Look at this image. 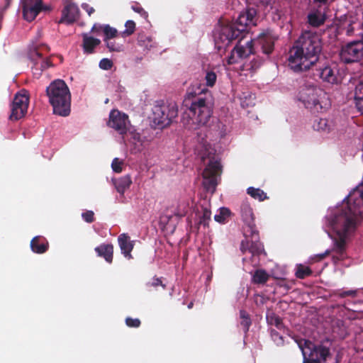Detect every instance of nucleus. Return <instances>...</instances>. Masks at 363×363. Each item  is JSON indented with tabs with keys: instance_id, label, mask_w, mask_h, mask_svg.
<instances>
[{
	"instance_id": "3",
	"label": "nucleus",
	"mask_w": 363,
	"mask_h": 363,
	"mask_svg": "<svg viewBox=\"0 0 363 363\" xmlns=\"http://www.w3.org/2000/svg\"><path fill=\"white\" fill-rule=\"evenodd\" d=\"M47 95L54 113L61 116L69 114L71 94L64 81L58 79L52 82L47 88Z\"/></svg>"
},
{
	"instance_id": "27",
	"label": "nucleus",
	"mask_w": 363,
	"mask_h": 363,
	"mask_svg": "<svg viewBox=\"0 0 363 363\" xmlns=\"http://www.w3.org/2000/svg\"><path fill=\"white\" fill-rule=\"evenodd\" d=\"M247 194L252 198L259 200V201H264L267 198V194L259 189L250 187L247 189Z\"/></svg>"
},
{
	"instance_id": "21",
	"label": "nucleus",
	"mask_w": 363,
	"mask_h": 363,
	"mask_svg": "<svg viewBox=\"0 0 363 363\" xmlns=\"http://www.w3.org/2000/svg\"><path fill=\"white\" fill-rule=\"evenodd\" d=\"M82 38L83 50L84 52L86 54L92 53L94 50V48L97 47L101 43V40L99 39L93 38L87 33H83Z\"/></svg>"
},
{
	"instance_id": "33",
	"label": "nucleus",
	"mask_w": 363,
	"mask_h": 363,
	"mask_svg": "<svg viewBox=\"0 0 363 363\" xmlns=\"http://www.w3.org/2000/svg\"><path fill=\"white\" fill-rule=\"evenodd\" d=\"M138 42L141 46H143L147 49H150L152 47V40L150 36L140 35L138 38Z\"/></svg>"
},
{
	"instance_id": "15",
	"label": "nucleus",
	"mask_w": 363,
	"mask_h": 363,
	"mask_svg": "<svg viewBox=\"0 0 363 363\" xmlns=\"http://www.w3.org/2000/svg\"><path fill=\"white\" fill-rule=\"evenodd\" d=\"M44 50H48V47L42 46L40 48H35V50L32 51L30 54V57L31 58V60L35 61V69L36 71H38V69H46L48 67L51 66V64L48 59L43 60L42 58Z\"/></svg>"
},
{
	"instance_id": "44",
	"label": "nucleus",
	"mask_w": 363,
	"mask_h": 363,
	"mask_svg": "<svg viewBox=\"0 0 363 363\" xmlns=\"http://www.w3.org/2000/svg\"><path fill=\"white\" fill-rule=\"evenodd\" d=\"M103 26H104V25L96 23L93 26L91 32L96 33V35H100V33L104 30Z\"/></svg>"
},
{
	"instance_id": "11",
	"label": "nucleus",
	"mask_w": 363,
	"mask_h": 363,
	"mask_svg": "<svg viewBox=\"0 0 363 363\" xmlns=\"http://www.w3.org/2000/svg\"><path fill=\"white\" fill-rule=\"evenodd\" d=\"M253 52V41L250 40L242 45L239 43L232 50L230 56L227 59L228 65H240V67L242 66L243 60L248 57Z\"/></svg>"
},
{
	"instance_id": "57",
	"label": "nucleus",
	"mask_w": 363,
	"mask_h": 363,
	"mask_svg": "<svg viewBox=\"0 0 363 363\" xmlns=\"http://www.w3.org/2000/svg\"><path fill=\"white\" fill-rule=\"evenodd\" d=\"M244 245H245V243L244 242H242V250H244Z\"/></svg>"
},
{
	"instance_id": "10",
	"label": "nucleus",
	"mask_w": 363,
	"mask_h": 363,
	"mask_svg": "<svg viewBox=\"0 0 363 363\" xmlns=\"http://www.w3.org/2000/svg\"><path fill=\"white\" fill-rule=\"evenodd\" d=\"M363 57V41L351 42L342 48L340 58L345 63L359 61Z\"/></svg>"
},
{
	"instance_id": "4",
	"label": "nucleus",
	"mask_w": 363,
	"mask_h": 363,
	"mask_svg": "<svg viewBox=\"0 0 363 363\" xmlns=\"http://www.w3.org/2000/svg\"><path fill=\"white\" fill-rule=\"evenodd\" d=\"M211 113V108L205 99H198L192 102L189 108L184 113L182 123L189 130H196L208 122Z\"/></svg>"
},
{
	"instance_id": "7",
	"label": "nucleus",
	"mask_w": 363,
	"mask_h": 363,
	"mask_svg": "<svg viewBox=\"0 0 363 363\" xmlns=\"http://www.w3.org/2000/svg\"><path fill=\"white\" fill-rule=\"evenodd\" d=\"M298 345L303 356V363H306V362L321 363L322 361H326L328 358L330 357L327 348L316 347L310 341L303 340L299 341Z\"/></svg>"
},
{
	"instance_id": "24",
	"label": "nucleus",
	"mask_w": 363,
	"mask_h": 363,
	"mask_svg": "<svg viewBox=\"0 0 363 363\" xmlns=\"http://www.w3.org/2000/svg\"><path fill=\"white\" fill-rule=\"evenodd\" d=\"M354 99L358 110L363 113V83L356 86Z\"/></svg>"
},
{
	"instance_id": "12",
	"label": "nucleus",
	"mask_w": 363,
	"mask_h": 363,
	"mask_svg": "<svg viewBox=\"0 0 363 363\" xmlns=\"http://www.w3.org/2000/svg\"><path fill=\"white\" fill-rule=\"evenodd\" d=\"M128 116L118 110H113L109 115L108 125L115 129L119 133L123 134L128 130L129 125Z\"/></svg>"
},
{
	"instance_id": "41",
	"label": "nucleus",
	"mask_w": 363,
	"mask_h": 363,
	"mask_svg": "<svg viewBox=\"0 0 363 363\" xmlns=\"http://www.w3.org/2000/svg\"><path fill=\"white\" fill-rule=\"evenodd\" d=\"M357 24V23L352 20H346V21L345 23H343V26H347V33L348 35H350L353 30V29L354 28L352 26L353 25H355Z\"/></svg>"
},
{
	"instance_id": "22",
	"label": "nucleus",
	"mask_w": 363,
	"mask_h": 363,
	"mask_svg": "<svg viewBox=\"0 0 363 363\" xmlns=\"http://www.w3.org/2000/svg\"><path fill=\"white\" fill-rule=\"evenodd\" d=\"M99 256L103 257L109 263L113 259V247L111 244H103L95 248Z\"/></svg>"
},
{
	"instance_id": "5",
	"label": "nucleus",
	"mask_w": 363,
	"mask_h": 363,
	"mask_svg": "<svg viewBox=\"0 0 363 363\" xmlns=\"http://www.w3.org/2000/svg\"><path fill=\"white\" fill-rule=\"evenodd\" d=\"M201 157L206 165L203 172V186L206 191L213 193L218 183L220 171V164L214 155V150L209 144L203 146Z\"/></svg>"
},
{
	"instance_id": "39",
	"label": "nucleus",
	"mask_w": 363,
	"mask_h": 363,
	"mask_svg": "<svg viewBox=\"0 0 363 363\" xmlns=\"http://www.w3.org/2000/svg\"><path fill=\"white\" fill-rule=\"evenodd\" d=\"M125 323H126L128 326H129V327H135V328L138 327L140 325V321L139 319H138V318L133 319V318H126Z\"/></svg>"
},
{
	"instance_id": "14",
	"label": "nucleus",
	"mask_w": 363,
	"mask_h": 363,
	"mask_svg": "<svg viewBox=\"0 0 363 363\" xmlns=\"http://www.w3.org/2000/svg\"><path fill=\"white\" fill-rule=\"evenodd\" d=\"M23 18L27 21H33L43 9L41 0H21Z\"/></svg>"
},
{
	"instance_id": "37",
	"label": "nucleus",
	"mask_w": 363,
	"mask_h": 363,
	"mask_svg": "<svg viewBox=\"0 0 363 363\" xmlns=\"http://www.w3.org/2000/svg\"><path fill=\"white\" fill-rule=\"evenodd\" d=\"M113 65L112 62L107 58L102 59L99 62V67L104 70H108L111 68Z\"/></svg>"
},
{
	"instance_id": "47",
	"label": "nucleus",
	"mask_w": 363,
	"mask_h": 363,
	"mask_svg": "<svg viewBox=\"0 0 363 363\" xmlns=\"http://www.w3.org/2000/svg\"><path fill=\"white\" fill-rule=\"evenodd\" d=\"M250 323L251 322L249 318H246V319H242L241 321V325H243L245 331L248 330Z\"/></svg>"
},
{
	"instance_id": "38",
	"label": "nucleus",
	"mask_w": 363,
	"mask_h": 363,
	"mask_svg": "<svg viewBox=\"0 0 363 363\" xmlns=\"http://www.w3.org/2000/svg\"><path fill=\"white\" fill-rule=\"evenodd\" d=\"M105 42L106 43V46L109 49V50L116 51V52H120L122 50V48H123L122 45H116L114 43H113L110 40H107Z\"/></svg>"
},
{
	"instance_id": "36",
	"label": "nucleus",
	"mask_w": 363,
	"mask_h": 363,
	"mask_svg": "<svg viewBox=\"0 0 363 363\" xmlns=\"http://www.w3.org/2000/svg\"><path fill=\"white\" fill-rule=\"evenodd\" d=\"M125 30H124V33L129 35L134 32L135 24L133 21H128L125 23Z\"/></svg>"
},
{
	"instance_id": "55",
	"label": "nucleus",
	"mask_w": 363,
	"mask_h": 363,
	"mask_svg": "<svg viewBox=\"0 0 363 363\" xmlns=\"http://www.w3.org/2000/svg\"><path fill=\"white\" fill-rule=\"evenodd\" d=\"M11 0H6V6H9Z\"/></svg>"
},
{
	"instance_id": "43",
	"label": "nucleus",
	"mask_w": 363,
	"mask_h": 363,
	"mask_svg": "<svg viewBox=\"0 0 363 363\" xmlns=\"http://www.w3.org/2000/svg\"><path fill=\"white\" fill-rule=\"evenodd\" d=\"M210 219H211V212L208 210L205 209L203 211V220L201 221V223H203V225H207L208 221Z\"/></svg>"
},
{
	"instance_id": "51",
	"label": "nucleus",
	"mask_w": 363,
	"mask_h": 363,
	"mask_svg": "<svg viewBox=\"0 0 363 363\" xmlns=\"http://www.w3.org/2000/svg\"><path fill=\"white\" fill-rule=\"evenodd\" d=\"M161 284V281L159 279H155L152 282V285L157 286Z\"/></svg>"
},
{
	"instance_id": "19",
	"label": "nucleus",
	"mask_w": 363,
	"mask_h": 363,
	"mask_svg": "<svg viewBox=\"0 0 363 363\" xmlns=\"http://www.w3.org/2000/svg\"><path fill=\"white\" fill-rule=\"evenodd\" d=\"M274 40V36L269 31L259 35L258 41L265 54H269L272 51Z\"/></svg>"
},
{
	"instance_id": "53",
	"label": "nucleus",
	"mask_w": 363,
	"mask_h": 363,
	"mask_svg": "<svg viewBox=\"0 0 363 363\" xmlns=\"http://www.w3.org/2000/svg\"><path fill=\"white\" fill-rule=\"evenodd\" d=\"M355 293H356V292H355L354 291H348L345 292V294L346 295H350V296H353V295H354V294H355Z\"/></svg>"
},
{
	"instance_id": "54",
	"label": "nucleus",
	"mask_w": 363,
	"mask_h": 363,
	"mask_svg": "<svg viewBox=\"0 0 363 363\" xmlns=\"http://www.w3.org/2000/svg\"><path fill=\"white\" fill-rule=\"evenodd\" d=\"M140 138V135H139L138 134H137V135H134L133 139H134L135 140H138V141H139Z\"/></svg>"
},
{
	"instance_id": "46",
	"label": "nucleus",
	"mask_w": 363,
	"mask_h": 363,
	"mask_svg": "<svg viewBox=\"0 0 363 363\" xmlns=\"http://www.w3.org/2000/svg\"><path fill=\"white\" fill-rule=\"evenodd\" d=\"M82 7L87 12L89 16H90L94 11V8L90 6L88 4H82Z\"/></svg>"
},
{
	"instance_id": "17",
	"label": "nucleus",
	"mask_w": 363,
	"mask_h": 363,
	"mask_svg": "<svg viewBox=\"0 0 363 363\" xmlns=\"http://www.w3.org/2000/svg\"><path fill=\"white\" fill-rule=\"evenodd\" d=\"M320 78L325 82L330 84H335L338 82L337 72L329 65H325L318 70Z\"/></svg>"
},
{
	"instance_id": "35",
	"label": "nucleus",
	"mask_w": 363,
	"mask_h": 363,
	"mask_svg": "<svg viewBox=\"0 0 363 363\" xmlns=\"http://www.w3.org/2000/svg\"><path fill=\"white\" fill-rule=\"evenodd\" d=\"M267 319L270 324L274 325L278 328H281L282 327L281 320L275 315L272 313L267 316Z\"/></svg>"
},
{
	"instance_id": "50",
	"label": "nucleus",
	"mask_w": 363,
	"mask_h": 363,
	"mask_svg": "<svg viewBox=\"0 0 363 363\" xmlns=\"http://www.w3.org/2000/svg\"><path fill=\"white\" fill-rule=\"evenodd\" d=\"M240 318H241L242 320V319H246V318H249L248 315L247 314V313L243 311H240Z\"/></svg>"
},
{
	"instance_id": "52",
	"label": "nucleus",
	"mask_w": 363,
	"mask_h": 363,
	"mask_svg": "<svg viewBox=\"0 0 363 363\" xmlns=\"http://www.w3.org/2000/svg\"><path fill=\"white\" fill-rule=\"evenodd\" d=\"M328 0H313L314 2L319 4H325L328 2Z\"/></svg>"
},
{
	"instance_id": "16",
	"label": "nucleus",
	"mask_w": 363,
	"mask_h": 363,
	"mask_svg": "<svg viewBox=\"0 0 363 363\" xmlns=\"http://www.w3.org/2000/svg\"><path fill=\"white\" fill-rule=\"evenodd\" d=\"M79 16V11L78 7L72 4V3H68L63 11L62 18L60 19L61 23H72L77 21Z\"/></svg>"
},
{
	"instance_id": "58",
	"label": "nucleus",
	"mask_w": 363,
	"mask_h": 363,
	"mask_svg": "<svg viewBox=\"0 0 363 363\" xmlns=\"http://www.w3.org/2000/svg\"><path fill=\"white\" fill-rule=\"evenodd\" d=\"M251 1L252 0H245L246 2L250 3V4Z\"/></svg>"
},
{
	"instance_id": "23",
	"label": "nucleus",
	"mask_w": 363,
	"mask_h": 363,
	"mask_svg": "<svg viewBox=\"0 0 363 363\" xmlns=\"http://www.w3.org/2000/svg\"><path fill=\"white\" fill-rule=\"evenodd\" d=\"M131 184L132 180L129 175H125L119 178L114 183L117 191L121 194H123L124 192L129 189Z\"/></svg>"
},
{
	"instance_id": "30",
	"label": "nucleus",
	"mask_w": 363,
	"mask_h": 363,
	"mask_svg": "<svg viewBox=\"0 0 363 363\" xmlns=\"http://www.w3.org/2000/svg\"><path fill=\"white\" fill-rule=\"evenodd\" d=\"M240 104L244 108L252 106L255 104V96L252 94H243L240 97Z\"/></svg>"
},
{
	"instance_id": "25",
	"label": "nucleus",
	"mask_w": 363,
	"mask_h": 363,
	"mask_svg": "<svg viewBox=\"0 0 363 363\" xmlns=\"http://www.w3.org/2000/svg\"><path fill=\"white\" fill-rule=\"evenodd\" d=\"M39 237H35L30 242L32 250L36 253H43L48 249V243L39 244Z\"/></svg>"
},
{
	"instance_id": "18",
	"label": "nucleus",
	"mask_w": 363,
	"mask_h": 363,
	"mask_svg": "<svg viewBox=\"0 0 363 363\" xmlns=\"http://www.w3.org/2000/svg\"><path fill=\"white\" fill-rule=\"evenodd\" d=\"M118 241L121 252L125 257L128 259H131L132 256L130 252L133 248V242L130 240V238L126 234L120 235Z\"/></svg>"
},
{
	"instance_id": "6",
	"label": "nucleus",
	"mask_w": 363,
	"mask_h": 363,
	"mask_svg": "<svg viewBox=\"0 0 363 363\" xmlns=\"http://www.w3.org/2000/svg\"><path fill=\"white\" fill-rule=\"evenodd\" d=\"M298 99L307 108L315 112L327 109L330 104L326 93L313 86L302 88L298 93Z\"/></svg>"
},
{
	"instance_id": "13",
	"label": "nucleus",
	"mask_w": 363,
	"mask_h": 363,
	"mask_svg": "<svg viewBox=\"0 0 363 363\" xmlns=\"http://www.w3.org/2000/svg\"><path fill=\"white\" fill-rule=\"evenodd\" d=\"M242 218L246 226L244 228L245 237L251 236L252 241H256L258 234L254 225V216L252 209L248 206H244L242 208Z\"/></svg>"
},
{
	"instance_id": "34",
	"label": "nucleus",
	"mask_w": 363,
	"mask_h": 363,
	"mask_svg": "<svg viewBox=\"0 0 363 363\" xmlns=\"http://www.w3.org/2000/svg\"><path fill=\"white\" fill-rule=\"evenodd\" d=\"M124 162L123 160H120L118 158H114L112 163L111 167L113 172L120 173L123 170Z\"/></svg>"
},
{
	"instance_id": "20",
	"label": "nucleus",
	"mask_w": 363,
	"mask_h": 363,
	"mask_svg": "<svg viewBox=\"0 0 363 363\" xmlns=\"http://www.w3.org/2000/svg\"><path fill=\"white\" fill-rule=\"evenodd\" d=\"M326 19L325 12L321 10H313L308 15L309 24L314 27H318L324 23Z\"/></svg>"
},
{
	"instance_id": "31",
	"label": "nucleus",
	"mask_w": 363,
	"mask_h": 363,
	"mask_svg": "<svg viewBox=\"0 0 363 363\" xmlns=\"http://www.w3.org/2000/svg\"><path fill=\"white\" fill-rule=\"evenodd\" d=\"M311 271L308 268V267L303 265V264H298L296 267V275L297 277L300 279H303L309 274H311Z\"/></svg>"
},
{
	"instance_id": "32",
	"label": "nucleus",
	"mask_w": 363,
	"mask_h": 363,
	"mask_svg": "<svg viewBox=\"0 0 363 363\" xmlns=\"http://www.w3.org/2000/svg\"><path fill=\"white\" fill-rule=\"evenodd\" d=\"M103 28H104L103 33L105 35L104 41L109 40L113 38L116 35V34H117L116 29H115L112 27H110L108 25H104V26H103Z\"/></svg>"
},
{
	"instance_id": "8",
	"label": "nucleus",
	"mask_w": 363,
	"mask_h": 363,
	"mask_svg": "<svg viewBox=\"0 0 363 363\" xmlns=\"http://www.w3.org/2000/svg\"><path fill=\"white\" fill-rule=\"evenodd\" d=\"M29 106V96L27 91L23 89L15 94L11 104L9 120L16 121L23 118L27 113Z\"/></svg>"
},
{
	"instance_id": "49",
	"label": "nucleus",
	"mask_w": 363,
	"mask_h": 363,
	"mask_svg": "<svg viewBox=\"0 0 363 363\" xmlns=\"http://www.w3.org/2000/svg\"><path fill=\"white\" fill-rule=\"evenodd\" d=\"M133 10L135 11L136 12L138 13H140L141 14H143L145 17L147 16V14L146 13L143 11V9L142 8H140V7H133Z\"/></svg>"
},
{
	"instance_id": "26",
	"label": "nucleus",
	"mask_w": 363,
	"mask_h": 363,
	"mask_svg": "<svg viewBox=\"0 0 363 363\" xmlns=\"http://www.w3.org/2000/svg\"><path fill=\"white\" fill-rule=\"evenodd\" d=\"M205 84L208 87H213L217 80V74L210 69H207L205 72Z\"/></svg>"
},
{
	"instance_id": "29",
	"label": "nucleus",
	"mask_w": 363,
	"mask_h": 363,
	"mask_svg": "<svg viewBox=\"0 0 363 363\" xmlns=\"http://www.w3.org/2000/svg\"><path fill=\"white\" fill-rule=\"evenodd\" d=\"M269 274L262 269L257 270L253 275V281L257 284H262L267 281Z\"/></svg>"
},
{
	"instance_id": "1",
	"label": "nucleus",
	"mask_w": 363,
	"mask_h": 363,
	"mask_svg": "<svg viewBox=\"0 0 363 363\" xmlns=\"http://www.w3.org/2000/svg\"><path fill=\"white\" fill-rule=\"evenodd\" d=\"M321 50L322 43L319 35L306 31L290 50L289 66L294 72L307 70L318 61Z\"/></svg>"
},
{
	"instance_id": "45",
	"label": "nucleus",
	"mask_w": 363,
	"mask_h": 363,
	"mask_svg": "<svg viewBox=\"0 0 363 363\" xmlns=\"http://www.w3.org/2000/svg\"><path fill=\"white\" fill-rule=\"evenodd\" d=\"M327 125L326 119L320 118L318 122L317 129L318 130H325Z\"/></svg>"
},
{
	"instance_id": "2",
	"label": "nucleus",
	"mask_w": 363,
	"mask_h": 363,
	"mask_svg": "<svg viewBox=\"0 0 363 363\" xmlns=\"http://www.w3.org/2000/svg\"><path fill=\"white\" fill-rule=\"evenodd\" d=\"M257 21V12L254 9H248L241 12L234 23L220 21L213 34L216 47L218 50L225 49L242 32L256 26Z\"/></svg>"
},
{
	"instance_id": "28",
	"label": "nucleus",
	"mask_w": 363,
	"mask_h": 363,
	"mask_svg": "<svg viewBox=\"0 0 363 363\" xmlns=\"http://www.w3.org/2000/svg\"><path fill=\"white\" fill-rule=\"evenodd\" d=\"M230 216V211L226 208H220L215 215L214 219L219 223H225Z\"/></svg>"
},
{
	"instance_id": "56",
	"label": "nucleus",
	"mask_w": 363,
	"mask_h": 363,
	"mask_svg": "<svg viewBox=\"0 0 363 363\" xmlns=\"http://www.w3.org/2000/svg\"><path fill=\"white\" fill-rule=\"evenodd\" d=\"M192 305H193V303H190L189 304V306H188V308H191L192 307Z\"/></svg>"
},
{
	"instance_id": "42",
	"label": "nucleus",
	"mask_w": 363,
	"mask_h": 363,
	"mask_svg": "<svg viewBox=\"0 0 363 363\" xmlns=\"http://www.w3.org/2000/svg\"><path fill=\"white\" fill-rule=\"evenodd\" d=\"M82 216L86 222L91 223L94 220V212L91 211L83 213Z\"/></svg>"
},
{
	"instance_id": "40",
	"label": "nucleus",
	"mask_w": 363,
	"mask_h": 363,
	"mask_svg": "<svg viewBox=\"0 0 363 363\" xmlns=\"http://www.w3.org/2000/svg\"><path fill=\"white\" fill-rule=\"evenodd\" d=\"M274 0H252L250 4L271 6Z\"/></svg>"
},
{
	"instance_id": "48",
	"label": "nucleus",
	"mask_w": 363,
	"mask_h": 363,
	"mask_svg": "<svg viewBox=\"0 0 363 363\" xmlns=\"http://www.w3.org/2000/svg\"><path fill=\"white\" fill-rule=\"evenodd\" d=\"M272 337L277 344H280L282 342V338L277 333H273Z\"/></svg>"
},
{
	"instance_id": "9",
	"label": "nucleus",
	"mask_w": 363,
	"mask_h": 363,
	"mask_svg": "<svg viewBox=\"0 0 363 363\" xmlns=\"http://www.w3.org/2000/svg\"><path fill=\"white\" fill-rule=\"evenodd\" d=\"M177 108L175 104L157 105L152 109V120L153 123L161 127H164L177 117Z\"/></svg>"
}]
</instances>
